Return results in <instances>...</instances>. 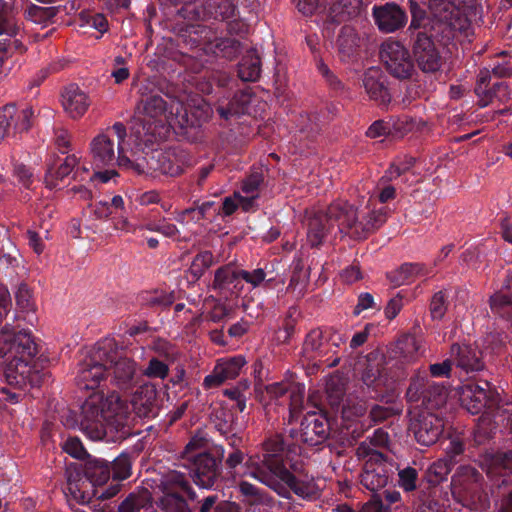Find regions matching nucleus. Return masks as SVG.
Instances as JSON below:
<instances>
[{
  "mask_svg": "<svg viewBox=\"0 0 512 512\" xmlns=\"http://www.w3.org/2000/svg\"><path fill=\"white\" fill-rule=\"evenodd\" d=\"M285 443L281 435H273L263 443L264 453L259 462L252 464L251 475L274 491L278 496L290 499L293 492L298 497L312 501L320 491L312 479H301L285 465Z\"/></svg>",
  "mask_w": 512,
  "mask_h": 512,
  "instance_id": "obj_1",
  "label": "nucleus"
},
{
  "mask_svg": "<svg viewBox=\"0 0 512 512\" xmlns=\"http://www.w3.org/2000/svg\"><path fill=\"white\" fill-rule=\"evenodd\" d=\"M361 219L353 206L345 201H336L329 206L325 214L318 212L308 218L307 241L311 246L322 243L335 223L341 232L353 238H365L378 229L387 219V209L372 208L370 204L360 212Z\"/></svg>",
  "mask_w": 512,
  "mask_h": 512,
  "instance_id": "obj_2",
  "label": "nucleus"
},
{
  "mask_svg": "<svg viewBox=\"0 0 512 512\" xmlns=\"http://www.w3.org/2000/svg\"><path fill=\"white\" fill-rule=\"evenodd\" d=\"M37 354V345L27 330L15 331L7 324L0 331V358L7 362L4 375L7 384H46L54 379L49 371L29 367Z\"/></svg>",
  "mask_w": 512,
  "mask_h": 512,
  "instance_id": "obj_3",
  "label": "nucleus"
},
{
  "mask_svg": "<svg viewBox=\"0 0 512 512\" xmlns=\"http://www.w3.org/2000/svg\"><path fill=\"white\" fill-rule=\"evenodd\" d=\"M179 103H173L167 111L166 102L160 96H151L138 106L130 128V139L138 150H144L155 142L164 139L170 128L176 125H194L186 115L179 113Z\"/></svg>",
  "mask_w": 512,
  "mask_h": 512,
  "instance_id": "obj_4",
  "label": "nucleus"
},
{
  "mask_svg": "<svg viewBox=\"0 0 512 512\" xmlns=\"http://www.w3.org/2000/svg\"><path fill=\"white\" fill-rule=\"evenodd\" d=\"M122 350L113 339L100 342L94 356L80 364L77 381L99 383L112 377L115 384H126L133 380L138 372L137 364L123 355Z\"/></svg>",
  "mask_w": 512,
  "mask_h": 512,
  "instance_id": "obj_5",
  "label": "nucleus"
},
{
  "mask_svg": "<svg viewBox=\"0 0 512 512\" xmlns=\"http://www.w3.org/2000/svg\"><path fill=\"white\" fill-rule=\"evenodd\" d=\"M140 151L135 147L130 135L126 139V128L120 122L98 134L90 144V152L96 167L112 166L117 163L119 167L133 170L138 174L144 171L142 163H135L136 155Z\"/></svg>",
  "mask_w": 512,
  "mask_h": 512,
  "instance_id": "obj_6",
  "label": "nucleus"
},
{
  "mask_svg": "<svg viewBox=\"0 0 512 512\" xmlns=\"http://www.w3.org/2000/svg\"><path fill=\"white\" fill-rule=\"evenodd\" d=\"M130 406L117 393L105 396L102 392L92 393L82 405L81 425L85 429H98L105 424L119 430L128 424Z\"/></svg>",
  "mask_w": 512,
  "mask_h": 512,
  "instance_id": "obj_7",
  "label": "nucleus"
},
{
  "mask_svg": "<svg viewBox=\"0 0 512 512\" xmlns=\"http://www.w3.org/2000/svg\"><path fill=\"white\" fill-rule=\"evenodd\" d=\"M380 60L386 71L397 79H409L415 72V65L409 49L400 41L386 39L380 46Z\"/></svg>",
  "mask_w": 512,
  "mask_h": 512,
  "instance_id": "obj_8",
  "label": "nucleus"
},
{
  "mask_svg": "<svg viewBox=\"0 0 512 512\" xmlns=\"http://www.w3.org/2000/svg\"><path fill=\"white\" fill-rule=\"evenodd\" d=\"M359 450H364L368 457L360 475L361 485L369 491L375 492L384 488L389 479V473L386 465L387 456L375 448L366 447L362 443Z\"/></svg>",
  "mask_w": 512,
  "mask_h": 512,
  "instance_id": "obj_9",
  "label": "nucleus"
},
{
  "mask_svg": "<svg viewBox=\"0 0 512 512\" xmlns=\"http://www.w3.org/2000/svg\"><path fill=\"white\" fill-rule=\"evenodd\" d=\"M224 457L222 449L219 459L210 453L199 455L196 459L182 462V466L189 470L193 482L204 489L212 488L221 475V460Z\"/></svg>",
  "mask_w": 512,
  "mask_h": 512,
  "instance_id": "obj_10",
  "label": "nucleus"
},
{
  "mask_svg": "<svg viewBox=\"0 0 512 512\" xmlns=\"http://www.w3.org/2000/svg\"><path fill=\"white\" fill-rule=\"evenodd\" d=\"M458 393L462 406L471 414H479L485 408L496 409L501 402L499 392L491 386H460Z\"/></svg>",
  "mask_w": 512,
  "mask_h": 512,
  "instance_id": "obj_11",
  "label": "nucleus"
},
{
  "mask_svg": "<svg viewBox=\"0 0 512 512\" xmlns=\"http://www.w3.org/2000/svg\"><path fill=\"white\" fill-rule=\"evenodd\" d=\"M413 416L410 422V430L414 433L417 442L424 446H430L437 442L444 429L443 420L432 412H410Z\"/></svg>",
  "mask_w": 512,
  "mask_h": 512,
  "instance_id": "obj_12",
  "label": "nucleus"
},
{
  "mask_svg": "<svg viewBox=\"0 0 512 512\" xmlns=\"http://www.w3.org/2000/svg\"><path fill=\"white\" fill-rule=\"evenodd\" d=\"M406 396L415 410L423 408L428 412L439 409L447 400L445 386H408Z\"/></svg>",
  "mask_w": 512,
  "mask_h": 512,
  "instance_id": "obj_13",
  "label": "nucleus"
},
{
  "mask_svg": "<svg viewBox=\"0 0 512 512\" xmlns=\"http://www.w3.org/2000/svg\"><path fill=\"white\" fill-rule=\"evenodd\" d=\"M372 17L378 30L386 34L396 32L407 22L405 11L395 3L375 5L372 8Z\"/></svg>",
  "mask_w": 512,
  "mask_h": 512,
  "instance_id": "obj_14",
  "label": "nucleus"
},
{
  "mask_svg": "<svg viewBox=\"0 0 512 512\" xmlns=\"http://www.w3.org/2000/svg\"><path fill=\"white\" fill-rule=\"evenodd\" d=\"M413 52L418 66L423 72H436L441 67V56L433 41L424 33H418Z\"/></svg>",
  "mask_w": 512,
  "mask_h": 512,
  "instance_id": "obj_15",
  "label": "nucleus"
},
{
  "mask_svg": "<svg viewBox=\"0 0 512 512\" xmlns=\"http://www.w3.org/2000/svg\"><path fill=\"white\" fill-rule=\"evenodd\" d=\"M329 422L322 415L311 413L301 422L300 440L309 446L323 443L329 436Z\"/></svg>",
  "mask_w": 512,
  "mask_h": 512,
  "instance_id": "obj_16",
  "label": "nucleus"
},
{
  "mask_svg": "<svg viewBox=\"0 0 512 512\" xmlns=\"http://www.w3.org/2000/svg\"><path fill=\"white\" fill-rule=\"evenodd\" d=\"M61 104L72 119H79L87 112L91 101L88 94L76 84H69L61 92Z\"/></svg>",
  "mask_w": 512,
  "mask_h": 512,
  "instance_id": "obj_17",
  "label": "nucleus"
},
{
  "mask_svg": "<svg viewBox=\"0 0 512 512\" xmlns=\"http://www.w3.org/2000/svg\"><path fill=\"white\" fill-rule=\"evenodd\" d=\"M482 481L483 476L476 468L460 466L452 477V494L473 496L480 490Z\"/></svg>",
  "mask_w": 512,
  "mask_h": 512,
  "instance_id": "obj_18",
  "label": "nucleus"
},
{
  "mask_svg": "<svg viewBox=\"0 0 512 512\" xmlns=\"http://www.w3.org/2000/svg\"><path fill=\"white\" fill-rule=\"evenodd\" d=\"M450 358L457 368L467 374L480 371L484 367L480 351L472 345H453Z\"/></svg>",
  "mask_w": 512,
  "mask_h": 512,
  "instance_id": "obj_19",
  "label": "nucleus"
},
{
  "mask_svg": "<svg viewBox=\"0 0 512 512\" xmlns=\"http://www.w3.org/2000/svg\"><path fill=\"white\" fill-rule=\"evenodd\" d=\"M135 163H142L144 165L142 173L149 170L164 175L176 176L182 172L180 161L176 158L174 152L171 151H156L148 160L138 161V158H136Z\"/></svg>",
  "mask_w": 512,
  "mask_h": 512,
  "instance_id": "obj_20",
  "label": "nucleus"
},
{
  "mask_svg": "<svg viewBox=\"0 0 512 512\" xmlns=\"http://www.w3.org/2000/svg\"><path fill=\"white\" fill-rule=\"evenodd\" d=\"M133 410L139 417L150 418L158 414L160 402L155 386H139L131 400Z\"/></svg>",
  "mask_w": 512,
  "mask_h": 512,
  "instance_id": "obj_21",
  "label": "nucleus"
},
{
  "mask_svg": "<svg viewBox=\"0 0 512 512\" xmlns=\"http://www.w3.org/2000/svg\"><path fill=\"white\" fill-rule=\"evenodd\" d=\"M363 86L370 98L383 104L390 101V96L385 86V76L380 68L370 67L365 71Z\"/></svg>",
  "mask_w": 512,
  "mask_h": 512,
  "instance_id": "obj_22",
  "label": "nucleus"
},
{
  "mask_svg": "<svg viewBox=\"0 0 512 512\" xmlns=\"http://www.w3.org/2000/svg\"><path fill=\"white\" fill-rule=\"evenodd\" d=\"M361 6L362 0H337L331 7L327 19L322 23L318 20V25H321L324 30L330 31L335 23L357 15Z\"/></svg>",
  "mask_w": 512,
  "mask_h": 512,
  "instance_id": "obj_23",
  "label": "nucleus"
},
{
  "mask_svg": "<svg viewBox=\"0 0 512 512\" xmlns=\"http://www.w3.org/2000/svg\"><path fill=\"white\" fill-rule=\"evenodd\" d=\"M244 364L245 359L242 356L220 361L215 366L213 374L205 378L204 384H214L212 379H214L217 384L233 380L240 374Z\"/></svg>",
  "mask_w": 512,
  "mask_h": 512,
  "instance_id": "obj_24",
  "label": "nucleus"
},
{
  "mask_svg": "<svg viewBox=\"0 0 512 512\" xmlns=\"http://www.w3.org/2000/svg\"><path fill=\"white\" fill-rule=\"evenodd\" d=\"M80 159L81 157L76 154L68 155L57 170L49 168L45 176L46 187L49 189L58 188L60 186V182L72 172H74V179H78L80 181L79 177H75L76 170L81 169L83 166L80 164Z\"/></svg>",
  "mask_w": 512,
  "mask_h": 512,
  "instance_id": "obj_25",
  "label": "nucleus"
},
{
  "mask_svg": "<svg viewBox=\"0 0 512 512\" xmlns=\"http://www.w3.org/2000/svg\"><path fill=\"white\" fill-rule=\"evenodd\" d=\"M363 40L364 38L358 34L354 27L350 25L343 26L336 42L342 59H349L355 55L359 51Z\"/></svg>",
  "mask_w": 512,
  "mask_h": 512,
  "instance_id": "obj_26",
  "label": "nucleus"
},
{
  "mask_svg": "<svg viewBox=\"0 0 512 512\" xmlns=\"http://www.w3.org/2000/svg\"><path fill=\"white\" fill-rule=\"evenodd\" d=\"M111 474L109 463L102 459H88L84 465V475L93 486L105 484Z\"/></svg>",
  "mask_w": 512,
  "mask_h": 512,
  "instance_id": "obj_27",
  "label": "nucleus"
},
{
  "mask_svg": "<svg viewBox=\"0 0 512 512\" xmlns=\"http://www.w3.org/2000/svg\"><path fill=\"white\" fill-rule=\"evenodd\" d=\"M188 481L185 473L170 469L161 475L157 488L162 492V496L180 494Z\"/></svg>",
  "mask_w": 512,
  "mask_h": 512,
  "instance_id": "obj_28",
  "label": "nucleus"
},
{
  "mask_svg": "<svg viewBox=\"0 0 512 512\" xmlns=\"http://www.w3.org/2000/svg\"><path fill=\"white\" fill-rule=\"evenodd\" d=\"M239 280V271L236 272L231 266H224L215 272L213 288L224 293H237Z\"/></svg>",
  "mask_w": 512,
  "mask_h": 512,
  "instance_id": "obj_29",
  "label": "nucleus"
},
{
  "mask_svg": "<svg viewBox=\"0 0 512 512\" xmlns=\"http://www.w3.org/2000/svg\"><path fill=\"white\" fill-rule=\"evenodd\" d=\"M485 78L481 77L477 87H476V93L479 96V104L481 107L487 106L491 101L492 98H496L499 101L503 102L509 99L510 97V90L508 85L503 81H497L493 84L492 90L486 91L484 87Z\"/></svg>",
  "mask_w": 512,
  "mask_h": 512,
  "instance_id": "obj_30",
  "label": "nucleus"
},
{
  "mask_svg": "<svg viewBox=\"0 0 512 512\" xmlns=\"http://www.w3.org/2000/svg\"><path fill=\"white\" fill-rule=\"evenodd\" d=\"M428 274L427 268L420 263H406L390 275L391 281L397 285H405L414 282L416 279L425 277Z\"/></svg>",
  "mask_w": 512,
  "mask_h": 512,
  "instance_id": "obj_31",
  "label": "nucleus"
},
{
  "mask_svg": "<svg viewBox=\"0 0 512 512\" xmlns=\"http://www.w3.org/2000/svg\"><path fill=\"white\" fill-rule=\"evenodd\" d=\"M152 503V495L146 488L130 493L119 505L118 512H141Z\"/></svg>",
  "mask_w": 512,
  "mask_h": 512,
  "instance_id": "obj_32",
  "label": "nucleus"
},
{
  "mask_svg": "<svg viewBox=\"0 0 512 512\" xmlns=\"http://www.w3.org/2000/svg\"><path fill=\"white\" fill-rule=\"evenodd\" d=\"M323 346V332L320 329L310 331L303 344V362L309 364L311 361L322 357L324 355Z\"/></svg>",
  "mask_w": 512,
  "mask_h": 512,
  "instance_id": "obj_33",
  "label": "nucleus"
},
{
  "mask_svg": "<svg viewBox=\"0 0 512 512\" xmlns=\"http://www.w3.org/2000/svg\"><path fill=\"white\" fill-rule=\"evenodd\" d=\"M455 464L456 461L450 458H441L432 463L426 470L424 477L429 486L435 487L445 481Z\"/></svg>",
  "mask_w": 512,
  "mask_h": 512,
  "instance_id": "obj_34",
  "label": "nucleus"
},
{
  "mask_svg": "<svg viewBox=\"0 0 512 512\" xmlns=\"http://www.w3.org/2000/svg\"><path fill=\"white\" fill-rule=\"evenodd\" d=\"M261 62L260 57L254 50H250L243 57L239 64V77L243 81H255L260 76Z\"/></svg>",
  "mask_w": 512,
  "mask_h": 512,
  "instance_id": "obj_35",
  "label": "nucleus"
},
{
  "mask_svg": "<svg viewBox=\"0 0 512 512\" xmlns=\"http://www.w3.org/2000/svg\"><path fill=\"white\" fill-rule=\"evenodd\" d=\"M3 108H10L13 110L11 123V134L17 135L26 132L31 126V119L33 117V110L30 107L17 108L15 105H6Z\"/></svg>",
  "mask_w": 512,
  "mask_h": 512,
  "instance_id": "obj_36",
  "label": "nucleus"
},
{
  "mask_svg": "<svg viewBox=\"0 0 512 512\" xmlns=\"http://www.w3.org/2000/svg\"><path fill=\"white\" fill-rule=\"evenodd\" d=\"M261 177L258 174L251 175L248 177L242 185L241 191L242 198L240 199L241 208L244 211H249L254 207L255 200L259 193V186L261 184Z\"/></svg>",
  "mask_w": 512,
  "mask_h": 512,
  "instance_id": "obj_37",
  "label": "nucleus"
},
{
  "mask_svg": "<svg viewBox=\"0 0 512 512\" xmlns=\"http://www.w3.org/2000/svg\"><path fill=\"white\" fill-rule=\"evenodd\" d=\"M452 365V360L451 358H449L443 361L442 363L432 364L430 366L429 373L426 370H417L410 378L411 384H419L421 382L428 381L429 375L437 378L449 377Z\"/></svg>",
  "mask_w": 512,
  "mask_h": 512,
  "instance_id": "obj_38",
  "label": "nucleus"
},
{
  "mask_svg": "<svg viewBox=\"0 0 512 512\" xmlns=\"http://www.w3.org/2000/svg\"><path fill=\"white\" fill-rule=\"evenodd\" d=\"M487 473L489 475L501 474L504 477H512V450L496 453L490 459Z\"/></svg>",
  "mask_w": 512,
  "mask_h": 512,
  "instance_id": "obj_39",
  "label": "nucleus"
},
{
  "mask_svg": "<svg viewBox=\"0 0 512 512\" xmlns=\"http://www.w3.org/2000/svg\"><path fill=\"white\" fill-rule=\"evenodd\" d=\"M249 102L250 96L247 93H240L234 97L227 108L223 105H219L217 107V111L221 118L227 120L234 115H240L248 112Z\"/></svg>",
  "mask_w": 512,
  "mask_h": 512,
  "instance_id": "obj_40",
  "label": "nucleus"
},
{
  "mask_svg": "<svg viewBox=\"0 0 512 512\" xmlns=\"http://www.w3.org/2000/svg\"><path fill=\"white\" fill-rule=\"evenodd\" d=\"M157 505L163 512H192L187 499L181 494L161 496Z\"/></svg>",
  "mask_w": 512,
  "mask_h": 512,
  "instance_id": "obj_41",
  "label": "nucleus"
},
{
  "mask_svg": "<svg viewBox=\"0 0 512 512\" xmlns=\"http://www.w3.org/2000/svg\"><path fill=\"white\" fill-rule=\"evenodd\" d=\"M86 486V480H83L79 473L68 475L67 491L78 503H87L91 498L90 493L85 489Z\"/></svg>",
  "mask_w": 512,
  "mask_h": 512,
  "instance_id": "obj_42",
  "label": "nucleus"
},
{
  "mask_svg": "<svg viewBox=\"0 0 512 512\" xmlns=\"http://www.w3.org/2000/svg\"><path fill=\"white\" fill-rule=\"evenodd\" d=\"M13 6L4 3L0 10V35L14 36L20 30V23L13 14Z\"/></svg>",
  "mask_w": 512,
  "mask_h": 512,
  "instance_id": "obj_43",
  "label": "nucleus"
},
{
  "mask_svg": "<svg viewBox=\"0 0 512 512\" xmlns=\"http://www.w3.org/2000/svg\"><path fill=\"white\" fill-rule=\"evenodd\" d=\"M207 443V439L202 434H195L191 437L184 450L181 452L180 459L183 462H188L196 459L199 455L208 454L203 451L206 448Z\"/></svg>",
  "mask_w": 512,
  "mask_h": 512,
  "instance_id": "obj_44",
  "label": "nucleus"
},
{
  "mask_svg": "<svg viewBox=\"0 0 512 512\" xmlns=\"http://www.w3.org/2000/svg\"><path fill=\"white\" fill-rule=\"evenodd\" d=\"M413 166V159L406 158L404 160H397L391 164L390 168L386 171L384 178L390 181L396 180L402 177V180L407 182L410 180V169Z\"/></svg>",
  "mask_w": 512,
  "mask_h": 512,
  "instance_id": "obj_45",
  "label": "nucleus"
},
{
  "mask_svg": "<svg viewBox=\"0 0 512 512\" xmlns=\"http://www.w3.org/2000/svg\"><path fill=\"white\" fill-rule=\"evenodd\" d=\"M213 263L214 257L210 251L200 252L193 259L189 267V273L194 279H199Z\"/></svg>",
  "mask_w": 512,
  "mask_h": 512,
  "instance_id": "obj_46",
  "label": "nucleus"
},
{
  "mask_svg": "<svg viewBox=\"0 0 512 512\" xmlns=\"http://www.w3.org/2000/svg\"><path fill=\"white\" fill-rule=\"evenodd\" d=\"M493 423L488 417H480L473 429V440L476 445L485 444L493 435Z\"/></svg>",
  "mask_w": 512,
  "mask_h": 512,
  "instance_id": "obj_47",
  "label": "nucleus"
},
{
  "mask_svg": "<svg viewBox=\"0 0 512 512\" xmlns=\"http://www.w3.org/2000/svg\"><path fill=\"white\" fill-rule=\"evenodd\" d=\"M131 458L128 454H121L113 461V479L125 480L131 475Z\"/></svg>",
  "mask_w": 512,
  "mask_h": 512,
  "instance_id": "obj_48",
  "label": "nucleus"
},
{
  "mask_svg": "<svg viewBox=\"0 0 512 512\" xmlns=\"http://www.w3.org/2000/svg\"><path fill=\"white\" fill-rule=\"evenodd\" d=\"M115 176H117L115 170H105L103 172H94L91 174L89 172V168L84 164L81 169H77L75 172V177H79L80 181H86L88 179L90 182L100 180L102 183H106Z\"/></svg>",
  "mask_w": 512,
  "mask_h": 512,
  "instance_id": "obj_49",
  "label": "nucleus"
},
{
  "mask_svg": "<svg viewBox=\"0 0 512 512\" xmlns=\"http://www.w3.org/2000/svg\"><path fill=\"white\" fill-rule=\"evenodd\" d=\"M211 205H212L211 202H207V203H204L201 207H199L197 209H186L184 211H181V212L177 213L175 220L178 223L183 224V225H186L189 222L196 223L204 217L207 209Z\"/></svg>",
  "mask_w": 512,
  "mask_h": 512,
  "instance_id": "obj_50",
  "label": "nucleus"
},
{
  "mask_svg": "<svg viewBox=\"0 0 512 512\" xmlns=\"http://www.w3.org/2000/svg\"><path fill=\"white\" fill-rule=\"evenodd\" d=\"M205 309L208 310L207 318L215 323L222 321L228 314L225 305L216 299H207Z\"/></svg>",
  "mask_w": 512,
  "mask_h": 512,
  "instance_id": "obj_51",
  "label": "nucleus"
},
{
  "mask_svg": "<svg viewBox=\"0 0 512 512\" xmlns=\"http://www.w3.org/2000/svg\"><path fill=\"white\" fill-rule=\"evenodd\" d=\"M399 486L406 492H411L417 488L418 472L415 468L406 467L399 471Z\"/></svg>",
  "mask_w": 512,
  "mask_h": 512,
  "instance_id": "obj_52",
  "label": "nucleus"
},
{
  "mask_svg": "<svg viewBox=\"0 0 512 512\" xmlns=\"http://www.w3.org/2000/svg\"><path fill=\"white\" fill-rule=\"evenodd\" d=\"M397 347L403 357L410 361L418 353L420 344L414 336L408 335L398 342Z\"/></svg>",
  "mask_w": 512,
  "mask_h": 512,
  "instance_id": "obj_53",
  "label": "nucleus"
},
{
  "mask_svg": "<svg viewBox=\"0 0 512 512\" xmlns=\"http://www.w3.org/2000/svg\"><path fill=\"white\" fill-rule=\"evenodd\" d=\"M326 396L332 409L339 410L342 408V411L344 412V386H326Z\"/></svg>",
  "mask_w": 512,
  "mask_h": 512,
  "instance_id": "obj_54",
  "label": "nucleus"
},
{
  "mask_svg": "<svg viewBox=\"0 0 512 512\" xmlns=\"http://www.w3.org/2000/svg\"><path fill=\"white\" fill-rule=\"evenodd\" d=\"M143 374L152 379H165L168 374V366L156 359L152 358L149 361L147 368L143 371Z\"/></svg>",
  "mask_w": 512,
  "mask_h": 512,
  "instance_id": "obj_55",
  "label": "nucleus"
},
{
  "mask_svg": "<svg viewBox=\"0 0 512 512\" xmlns=\"http://www.w3.org/2000/svg\"><path fill=\"white\" fill-rule=\"evenodd\" d=\"M16 304L22 311H33L34 310V302L32 300L31 291L29 288L22 284L18 287L16 291Z\"/></svg>",
  "mask_w": 512,
  "mask_h": 512,
  "instance_id": "obj_56",
  "label": "nucleus"
},
{
  "mask_svg": "<svg viewBox=\"0 0 512 512\" xmlns=\"http://www.w3.org/2000/svg\"><path fill=\"white\" fill-rule=\"evenodd\" d=\"M511 305H512V297L505 293H502V292L495 293L490 298V307H491L492 311L496 314L505 315L506 309Z\"/></svg>",
  "mask_w": 512,
  "mask_h": 512,
  "instance_id": "obj_57",
  "label": "nucleus"
},
{
  "mask_svg": "<svg viewBox=\"0 0 512 512\" xmlns=\"http://www.w3.org/2000/svg\"><path fill=\"white\" fill-rule=\"evenodd\" d=\"M446 295L443 291L435 293L430 304V312L433 319H442L446 313Z\"/></svg>",
  "mask_w": 512,
  "mask_h": 512,
  "instance_id": "obj_58",
  "label": "nucleus"
},
{
  "mask_svg": "<svg viewBox=\"0 0 512 512\" xmlns=\"http://www.w3.org/2000/svg\"><path fill=\"white\" fill-rule=\"evenodd\" d=\"M216 48L224 58L232 59L239 52V43L234 39H220L216 43Z\"/></svg>",
  "mask_w": 512,
  "mask_h": 512,
  "instance_id": "obj_59",
  "label": "nucleus"
},
{
  "mask_svg": "<svg viewBox=\"0 0 512 512\" xmlns=\"http://www.w3.org/2000/svg\"><path fill=\"white\" fill-rule=\"evenodd\" d=\"M63 449L69 455L77 459H85L88 456L81 441L76 437H70L64 443Z\"/></svg>",
  "mask_w": 512,
  "mask_h": 512,
  "instance_id": "obj_60",
  "label": "nucleus"
},
{
  "mask_svg": "<svg viewBox=\"0 0 512 512\" xmlns=\"http://www.w3.org/2000/svg\"><path fill=\"white\" fill-rule=\"evenodd\" d=\"M113 227L124 234H136L138 232V224L132 222L126 216L115 217L113 219Z\"/></svg>",
  "mask_w": 512,
  "mask_h": 512,
  "instance_id": "obj_61",
  "label": "nucleus"
},
{
  "mask_svg": "<svg viewBox=\"0 0 512 512\" xmlns=\"http://www.w3.org/2000/svg\"><path fill=\"white\" fill-rule=\"evenodd\" d=\"M266 274L263 269H255L251 272L246 270L239 271V280H244L245 282L251 284L253 287H257L264 281Z\"/></svg>",
  "mask_w": 512,
  "mask_h": 512,
  "instance_id": "obj_62",
  "label": "nucleus"
},
{
  "mask_svg": "<svg viewBox=\"0 0 512 512\" xmlns=\"http://www.w3.org/2000/svg\"><path fill=\"white\" fill-rule=\"evenodd\" d=\"M13 174L25 188H29L34 181L33 173L23 164H15Z\"/></svg>",
  "mask_w": 512,
  "mask_h": 512,
  "instance_id": "obj_63",
  "label": "nucleus"
},
{
  "mask_svg": "<svg viewBox=\"0 0 512 512\" xmlns=\"http://www.w3.org/2000/svg\"><path fill=\"white\" fill-rule=\"evenodd\" d=\"M360 512H391L390 507L384 505L378 495H373L372 498L363 504Z\"/></svg>",
  "mask_w": 512,
  "mask_h": 512,
  "instance_id": "obj_64",
  "label": "nucleus"
}]
</instances>
